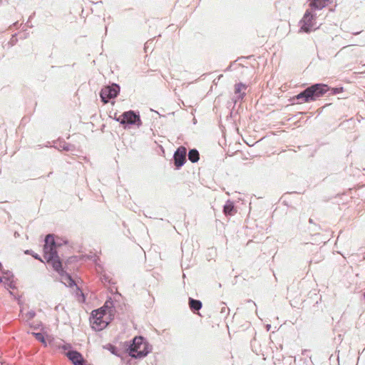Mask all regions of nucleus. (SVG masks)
Here are the masks:
<instances>
[{"instance_id": "1", "label": "nucleus", "mask_w": 365, "mask_h": 365, "mask_svg": "<svg viewBox=\"0 0 365 365\" xmlns=\"http://www.w3.org/2000/svg\"><path fill=\"white\" fill-rule=\"evenodd\" d=\"M343 91V87L329 88L327 84L315 83L300 92L294 97V99L300 101L299 103H309L314 101L323 96L326 93L329 95H336Z\"/></svg>"}, {"instance_id": "2", "label": "nucleus", "mask_w": 365, "mask_h": 365, "mask_svg": "<svg viewBox=\"0 0 365 365\" xmlns=\"http://www.w3.org/2000/svg\"><path fill=\"white\" fill-rule=\"evenodd\" d=\"M129 355L134 359L146 356L151 351L150 345L143 336H135L128 348Z\"/></svg>"}, {"instance_id": "3", "label": "nucleus", "mask_w": 365, "mask_h": 365, "mask_svg": "<svg viewBox=\"0 0 365 365\" xmlns=\"http://www.w3.org/2000/svg\"><path fill=\"white\" fill-rule=\"evenodd\" d=\"M47 262L51 263L53 268L56 271L63 279L67 280V282L70 287L75 284L74 280L71 278V275L66 273L62 268V264L59 259L57 252H51L47 255H44Z\"/></svg>"}, {"instance_id": "4", "label": "nucleus", "mask_w": 365, "mask_h": 365, "mask_svg": "<svg viewBox=\"0 0 365 365\" xmlns=\"http://www.w3.org/2000/svg\"><path fill=\"white\" fill-rule=\"evenodd\" d=\"M116 120L123 125L124 128H129L133 125L140 127L142 124L140 115L133 110L123 113Z\"/></svg>"}, {"instance_id": "5", "label": "nucleus", "mask_w": 365, "mask_h": 365, "mask_svg": "<svg viewBox=\"0 0 365 365\" xmlns=\"http://www.w3.org/2000/svg\"><path fill=\"white\" fill-rule=\"evenodd\" d=\"M105 314L106 311L103 307L91 312L90 321L93 329L101 331L107 327L108 322L103 319Z\"/></svg>"}, {"instance_id": "6", "label": "nucleus", "mask_w": 365, "mask_h": 365, "mask_svg": "<svg viewBox=\"0 0 365 365\" xmlns=\"http://www.w3.org/2000/svg\"><path fill=\"white\" fill-rule=\"evenodd\" d=\"M314 11L311 9L306 11L302 19L299 22L300 31L309 33L312 30L317 29L316 23L314 22L316 14H314Z\"/></svg>"}, {"instance_id": "7", "label": "nucleus", "mask_w": 365, "mask_h": 365, "mask_svg": "<svg viewBox=\"0 0 365 365\" xmlns=\"http://www.w3.org/2000/svg\"><path fill=\"white\" fill-rule=\"evenodd\" d=\"M120 92V86L117 83L103 87L100 93V97L104 103H108L109 100L115 98Z\"/></svg>"}, {"instance_id": "8", "label": "nucleus", "mask_w": 365, "mask_h": 365, "mask_svg": "<svg viewBox=\"0 0 365 365\" xmlns=\"http://www.w3.org/2000/svg\"><path fill=\"white\" fill-rule=\"evenodd\" d=\"M187 149L183 147H179L173 155L174 164L176 168H180L186 161Z\"/></svg>"}, {"instance_id": "9", "label": "nucleus", "mask_w": 365, "mask_h": 365, "mask_svg": "<svg viewBox=\"0 0 365 365\" xmlns=\"http://www.w3.org/2000/svg\"><path fill=\"white\" fill-rule=\"evenodd\" d=\"M45 245L43 246L44 255H47L51 252H57L56 244L54 240L53 235L48 234L45 237Z\"/></svg>"}, {"instance_id": "10", "label": "nucleus", "mask_w": 365, "mask_h": 365, "mask_svg": "<svg viewBox=\"0 0 365 365\" xmlns=\"http://www.w3.org/2000/svg\"><path fill=\"white\" fill-rule=\"evenodd\" d=\"M246 89L247 86L242 83H239L235 85V96L232 98V101L235 104L238 101L243 100L246 95Z\"/></svg>"}, {"instance_id": "11", "label": "nucleus", "mask_w": 365, "mask_h": 365, "mask_svg": "<svg viewBox=\"0 0 365 365\" xmlns=\"http://www.w3.org/2000/svg\"><path fill=\"white\" fill-rule=\"evenodd\" d=\"M66 356L74 365H83L84 359L82 354L76 350H69Z\"/></svg>"}, {"instance_id": "12", "label": "nucleus", "mask_w": 365, "mask_h": 365, "mask_svg": "<svg viewBox=\"0 0 365 365\" xmlns=\"http://www.w3.org/2000/svg\"><path fill=\"white\" fill-rule=\"evenodd\" d=\"M309 6L312 11L321 10L326 7L331 0H309Z\"/></svg>"}, {"instance_id": "13", "label": "nucleus", "mask_w": 365, "mask_h": 365, "mask_svg": "<svg viewBox=\"0 0 365 365\" xmlns=\"http://www.w3.org/2000/svg\"><path fill=\"white\" fill-rule=\"evenodd\" d=\"M3 279H5V284L10 288L11 289H14L15 288V285L14 284V281H13V278H14V274L10 272V271H5V272H3Z\"/></svg>"}, {"instance_id": "14", "label": "nucleus", "mask_w": 365, "mask_h": 365, "mask_svg": "<svg viewBox=\"0 0 365 365\" xmlns=\"http://www.w3.org/2000/svg\"><path fill=\"white\" fill-rule=\"evenodd\" d=\"M202 302L200 300L191 297L189 298V307L193 312L199 311L202 308Z\"/></svg>"}, {"instance_id": "15", "label": "nucleus", "mask_w": 365, "mask_h": 365, "mask_svg": "<svg viewBox=\"0 0 365 365\" xmlns=\"http://www.w3.org/2000/svg\"><path fill=\"white\" fill-rule=\"evenodd\" d=\"M223 212L226 215H232L236 212L234 203L230 200L227 201L223 207Z\"/></svg>"}, {"instance_id": "16", "label": "nucleus", "mask_w": 365, "mask_h": 365, "mask_svg": "<svg viewBox=\"0 0 365 365\" xmlns=\"http://www.w3.org/2000/svg\"><path fill=\"white\" fill-rule=\"evenodd\" d=\"M188 159L192 163H197L200 159V154L197 150L191 149L187 154Z\"/></svg>"}, {"instance_id": "17", "label": "nucleus", "mask_w": 365, "mask_h": 365, "mask_svg": "<svg viewBox=\"0 0 365 365\" xmlns=\"http://www.w3.org/2000/svg\"><path fill=\"white\" fill-rule=\"evenodd\" d=\"M59 148L65 151H73L75 150V146L73 145H71L66 142L60 143Z\"/></svg>"}, {"instance_id": "18", "label": "nucleus", "mask_w": 365, "mask_h": 365, "mask_svg": "<svg viewBox=\"0 0 365 365\" xmlns=\"http://www.w3.org/2000/svg\"><path fill=\"white\" fill-rule=\"evenodd\" d=\"M25 254L31 255L35 259H38L42 262L39 255L38 254L34 253L32 250H26Z\"/></svg>"}, {"instance_id": "19", "label": "nucleus", "mask_w": 365, "mask_h": 365, "mask_svg": "<svg viewBox=\"0 0 365 365\" xmlns=\"http://www.w3.org/2000/svg\"><path fill=\"white\" fill-rule=\"evenodd\" d=\"M36 339L43 343H45V339L43 335L41 333H34Z\"/></svg>"}, {"instance_id": "20", "label": "nucleus", "mask_w": 365, "mask_h": 365, "mask_svg": "<svg viewBox=\"0 0 365 365\" xmlns=\"http://www.w3.org/2000/svg\"><path fill=\"white\" fill-rule=\"evenodd\" d=\"M35 316H36V312L33 310H31L26 314V319H28V320L32 319Z\"/></svg>"}, {"instance_id": "21", "label": "nucleus", "mask_w": 365, "mask_h": 365, "mask_svg": "<svg viewBox=\"0 0 365 365\" xmlns=\"http://www.w3.org/2000/svg\"><path fill=\"white\" fill-rule=\"evenodd\" d=\"M247 303L250 304V306H251L250 308L252 309H255V312H257V305H256V304L252 300L249 299V300L247 301Z\"/></svg>"}, {"instance_id": "22", "label": "nucleus", "mask_w": 365, "mask_h": 365, "mask_svg": "<svg viewBox=\"0 0 365 365\" xmlns=\"http://www.w3.org/2000/svg\"><path fill=\"white\" fill-rule=\"evenodd\" d=\"M61 348L63 350H69L71 349V346L69 344H63L61 346Z\"/></svg>"}, {"instance_id": "23", "label": "nucleus", "mask_w": 365, "mask_h": 365, "mask_svg": "<svg viewBox=\"0 0 365 365\" xmlns=\"http://www.w3.org/2000/svg\"><path fill=\"white\" fill-rule=\"evenodd\" d=\"M110 351L115 354V355H117V348L114 346H110V348L109 349Z\"/></svg>"}, {"instance_id": "24", "label": "nucleus", "mask_w": 365, "mask_h": 365, "mask_svg": "<svg viewBox=\"0 0 365 365\" xmlns=\"http://www.w3.org/2000/svg\"><path fill=\"white\" fill-rule=\"evenodd\" d=\"M227 309L226 307H223L222 308V309H221V313H225V312H226V310H227Z\"/></svg>"}, {"instance_id": "25", "label": "nucleus", "mask_w": 365, "mask_h": 365, "mask_svg": "<svg viewBox=\"0 0 365 365\" xmlns=\"http://www.w3.org/2000/svg\"><path fill=\"white\" fill-rule=\"evenodd\" d=\"M266 329H267V331H269V330H270V329H271V325H270V324H267V325L266 326Z\"/></svg>"}, {"instance_id": "26", "label": "nucleus", "mask_w": 365, "mask_h": 365, "mask_svg": "<svg viewBox=\"0 0 365 365\" xmlns=\"http://www.w3.org/2000/svg\"><path fill=\"white\" fill-rule=\"evenodd\" d=\"M359 34H360V31L353 33L354 35H358Z\"/></svg>"}, {"instance_id": "27", "label": "nucleus", "mask_w": 365, "mask_h": 365, "mask_svg": "<svg viewBox=\"0 0 365 365\" xmlns=\"http://www.w3.org/2000/svg\"><path fill=\"white\" fill-rule=\"evenodd\" d=\"M1 271H2V267L0 269ZM3 281L2 278L0 277V282Z\"/></svg>"}, {"instance_id": "28", "label": "nucleus", "mask_w": 365, "mask_h": 365, "mask_svg": "<svg viewBox=\"0 0 365 365\" xmlns=\"http://www.w3.org/2000/svg\"><path fill=\"white\" fill-rule=\"evenodd\" d=\"M1 268V264L0 263V269Z\"/></svg>"}, {"instance_id": "29", "label": "nucleus", "mask_w": 365, "mask_h": 365, "mask_svg": "<svg viewBox=\"0 0 365 365\" xmlns=\"http://www.w3.org/2000/svg\"><path fill=\"white\" fill-rule=\"evenodd\" d=\"M364 298H365V292L364 293Z\"/></svg>"}, {"instance_id": "30", "label": "nucleus", "mask_w": 365, "mask_h": 365, "mask_svg": "<svg viewBox=\"0 0 365 365\" xmlns=\"http://www.w3.org/2000/svg\"><path fill=\"white\" fill-rule=\"evenodd\" d=\"M1 1H2V0H0V2H1Z\"/></svg>"}]
</instances>
